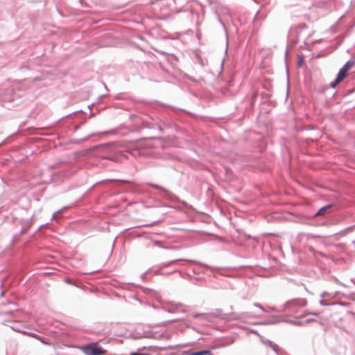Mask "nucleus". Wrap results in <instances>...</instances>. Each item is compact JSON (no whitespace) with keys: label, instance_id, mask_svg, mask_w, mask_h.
<instances>
[{"label":"nucleus","instance_id":"obj_2","mask_svg":"<svg viewBox=\"0 0 355 355\" xmlns=\"http://www.w3.org/2000/svg\"><path fill=\"white\" fill-rule=\"evenodd\" d=\"M83 350L87 355H104L106 354V350L98 347L96 343L85 345Z\"/></svg>","mask_w":355,"mask_h":355},{"label":"nucleus","instance_id":"obj_4","mask_svg":"<svg viewBox=\"0 0 355 355\" xmlns=\"http://www.w3.org/2000/svg\"><path fill=\"white\" fill-rule=\"evenodd\" d=\"M190 355H214L209 350H202L196 352H192Z\"/></svg>","mask_w":355,"mask_h":355},{"label":"nucleus","instance_id":"obj_1","mask_svg":"<svg viewBox=\"0 0 355 355\" xmlns=\"http://www.w3.org/2000/svg\"><path fill=\"white\" fill-rule=\"evenodd\" d=\"M354 66V62H347L345 65L340 69L336 80L331 83V87H335L339 84L346 76L349 70Z\"/></svg>","mask_w":355,"mask_h":355},{"label":"nucleus","instance_id":"obj_6","mask_svg":"<svg viewBox=\"0 0 355 355\" xmlns=\"http://www.w3.org/2000/svg\"><path fill=\"white\" fill-rule=\"evenodd\" d=\"M296 303V300H293V301H291L288 302L289 304H295Z\"/></svg>","mask_w":355,"mask_h":355},{"label":"nucleus","instance_id":"obj_3","mask_svg":"<svg viewBox=\"0 0 355 355\" xmlns=\"http://www.w3.org/2000/svg\"><path fill=\"white\" fill-rule=\"evenodd\" d=\"M150 147H151V141L150 140L140 141L136 144L135 148L131 150V154L135 157L141 155H145L147 153L144 151V148Z\"/></svg>","mask_w":355,"mask_h":355},{"label":"nucleus","instance_id":"obj_7","mask_svg":"<svg viewBox=\"0 0 355 355\" xmlns=\"http://www.w3.org/2000/svg\"><path fill=\"white\" fill-rule=\"evenodd\" d=\"M301 304H302V306H304V305H305V302L304 301H302V302H301Z\"/></svg>","mask_w":355,"mask_h":355},{"label":"nucleus","instance_id":"obj_5","mask_svg":"<svg viewBox=\"0 0 355 355\" xmlns=\"http://www.w3.org/2000/svg\"><path fill=\"white\" fill-rule=\"evenodd\" d=\"M331 207V205H329L327 206L323 207L318 211L316 216H322L324 214L325 211Z\"/></svg>","mask_w":355,"mask_h":355}]
</instances>
